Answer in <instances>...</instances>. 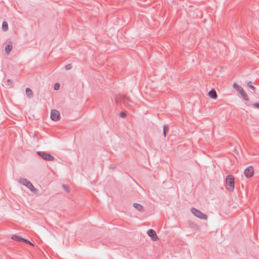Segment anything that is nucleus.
<instances>
[{"mask_svg":"<svg viewBox=\"0 0 259 259\" xmlns=\"http://www.w3.org/2000/svg\"><path fill=\"white\" fill-rule=\"evenodd\" d=\"M253 168L252 166H249L244 170V175L247 178H250L253 175Z\"/></svg>","mask_w":259,"mask_h":259,"instance_id":"nucleus-9","label":"nucleus"},{"mask_svg":"<svg viewBox=\"0 0 259 259\" xmlns=\"http://www.w3.org/2000/svg\"><path fill=\"white\" fill-rule=\"evenodd\" d=\"M169 127L167 125H164L163 129V135L164 137L166 136V133L168 132Z\"/></svg>","mask_w":259,"mask_h":259,"instance_id":"nucleus-15","label":"nucleus"},{"mask_svg":"<svg viewBox=\"0 0 259 259\" xmlns=\"http://www.w3.org/2000/svg\"><path fill=\"white\" fill-rule=\"evenodd\" d=\"M22 242H25L26 244H30V245H33V244L30 241H29L28 240H27L26 239H25V238L23 239Z\"/></svg>","mask_w":259,"mask_h":259,"instance_id":"nucleus-19","label":"nucleus"},{"mask_svg":"<svg viewBox=\"0 0 259 259\" xmlns=\"http://www.w3.org/2000/svg\"><path fill=\"white\" fill-rule=\"evenodd\" d=\"M8 24L6 21H3L2 24V28L4 31H7L8 29Z\"/></svg>","mask_w":259,"mask_h":259,"instance_id":"nucleus-16","label":"nucleus"},{"mask_svg":"<svg viewBox=\"0 0 259 259\" xmlns=\"http://www.w3.org/2000/svg\"><path fill=\"white\" fill-rule=\"evenodd\" d=\"M133 206L138 210H139L140 211H142V212L144 211V209L143 206L142 205H141L140 204H139L137 203H134L133 204Z\"/></svg>","mask_w":259,"mask_h":259,"instance_id":"nucleus-11","label":"nucleus"},{"mask_svg":"<svg viewBox=\"0 0 259 259\" xmlns=\"http://www.w3.org/2000/svg\"><path fill=\"white\" fill-rule=\"evenodd\" d=\"M11 239L17 241L22 242L23 238L19 235H13L11 236Z\"/></svg>","mask_w":259,"mask_h":259,"instance_id":"nucleus-12","label":"nucleus"},{"mask_svg":"<svg viewBox=\"0 0 259 259\" xmlns=\"http://www.w3.org/2000/svg\"><path fill=\"white\" fill-rule=\"evenodd\" d=\"M125 115H126V113L125 112H121L120 113V116L121 117H125Z\"/></svg>","mask_w":259,"mask_h":259,"instance_id":"nucleus-21","label":"nucleus"},{"mask_svg":"<svg viewBox=\"0 0 259 259\" xmlns=\"http://www.w3.org/2000/svg\"><path fill=\"white\" fill-rule=\"evenodd\" d=\"M253 106L259 109V102L253 104Z\"/></svg>","mask_w":259,"mask_h":259,"instance_id":"nucleus-23","label":"nucleus"},{"mask_svg":"<svg viewBox=\"0 0 259 259\" xmlns=\"http://www.w3.org/2000/svg\"><path fill=\"white\" fill-rule=\"evenodd\" d=\"M13 48L12 44L11 43L9 44L5 47V51L7 54H9Z\"/></svg>","mask_w":259,"mask_h":259,"instance_id":"nucleus-14","label":"nucleus"},{"mask_svg":"<svg viewBox=\"0 0 259 259\" xmlns=\"http://www.w3.org/2000/svg\"><path fill=\"white\" fill-rule=\"evenodd\" d=\"M208 96L212 99H217L218 98V95L216 91L214 89H212L208 93Z\"/></svg>","mask_w":259,"mask_h":259,"instance_id":"nucleus-10","label":"nucleus"},{"mask_svg":"<svg viewBox=\"0 0 259 259\" xmlns=\"http://www.w3.org/2000/svg\"><path fill=\"white\" fill-rule=\"evenodd\" d=\"M25 91H26V96L28 98H31L33 97L32 91L30 88H27L26 89Z\"/></svg>","mask_w":259,"mask_h":259,"instance_id":"nucleus-13","label":"nucleus"},{"mask_svg":"<svg viewBox=\"0 0 259 259\" xmlns=\"http://www.w3.org/2000/svg\"><path fill=\"white\" fill-rule=\"evenodd\" d=\"M226 188L229 192H232L234 189V178L232 175H228L226 178Z\"/></svg>","mask_w":259,"mask_h":259,"instance_id":"nucleus-2","label":"nucleus"},{"mask_svg":"<svg viewBox=\"0 0 259 259\" xmlns=\"http://www.w3.org/2000/svg\"><path fill=\"white\" fill-rule=\"evenodd\" d=\"M71 68H72V65L70 64H67L65 66V69L67 70L71 69Z\"/></svg>","mask_w":259,"mask_h":259,"instance_id":"nucleus-20","label":"nucleus"},{"mask_svg":"<svg viewBox=\"0 0 259 259\" xmlns=\"http://www.w3.org/2000/svg\"><path fill=\"white\" fill-rule=\"evenodd\" d=\"M7 81H11L10 79H8Z\"/></svg>","mask_w":259,"mask_h":259,"instance_id":"nucleus-24","label":"nucleus"},{"mask_svg":"<svg viewBox=\"0 0 259 259\" xmlns=\"http://www.w3.org/2000/svg\"><path fill=\"white\" fill-rule=\"evenodd\" d=\"M114 98L115 100V102L117 104H123L126 105H127L131 106V103H132V101L130 99L127 98L124 95L121 94L115 95Z\"/></svg>","mask_w":259,"mask_h":259,"instance_id":"nucleus-1","label":"nucleus"},{"mask_svg":"<svg viewBox=\"0 0 259 259\" xmlns=\"http://www.w3.org/2000/svg\"><path fill=\"white\" fill-rule=\"evenodd\" d=\"M147 234L149 237H151L153 241H157L158 239V237L155 232L153 229H149L147 231Z\"/></svg>","mask_w":259,"mask_h":259,"instance_id":"nucleus-8","label":"nucleus"},{"mask_svg":"<svg viewBox=\"0 0 259 259\" xmlns=\"http://www.w3.org/2000/svg\"><path fill=\"white\" fill-rule=\"evenodd\" d=\"M60 83L59 82H56L54 85V90H58L60 88Z\"/></svg>","mask_w":259,"mask_h":259,"instance_id":"nucleus-18","label":"nucleus"},{"mask_svg":"<svg viewBox=\"0 0 259 259\" xmlns=\"http://www.w3.org/2000/svg\"><path fill=\"white\" fill-rule=\"evenodd\" d=\"M62 187L64 189V190L66 191H67V192L68 191V188L67 186H66V185H65V184L62 185Z\"/></svg>","mask_w":259,"mask_h":259,"instance_id":"nucleus-22","label":"nucleus"},{"mask_svg":"<svg viewBox=\"0 0 259 259\" xmlns=\"http://www.w3.org/2000/svg\"><path fill=\"white\" fill-rule=\"evenodd\" d=\"M191 210L192 213L196 217L204 220H206L207 219V216L197 209L192 207L191 209Z\"/></svg>","mask_w":259,"mask_h":259,"instance_id":"nucleus-4","label":"nucleus"},{"mask_svg":"<svg viewBox=\"0 0 259 259\" xmlns=\"http://www.w3.org/2000/svg\"><path fill=\"white\" fill-rule=\"evenodd\" d=\"M233 86V88L236 90V91L238 92L240 94V95L244 100L248 101V97L242 87L236 83H234Z\"/></svg>","mask_w":259,"mask_h":259,"instance_id":"nucleus-3","label":"nucleus"},{"mask_svg":"<svg viewBox=\"0 0 259 259\" xmlns=\"http://www.w3.org/2000/svg\"><path fill=\"white\" fill-rule=\"evenodd\" d=\"M247 86L252 89L253 91H255V87L252 85V82H248Z\"/></svg>","mask_w":259,"mask_h":259,"instance_id":"nucleus-17","label":"nucleus"},{"mask_svg":"<svg viewBox=\"0 0 259 259\" xmlns=\"http://www.w3.org/2000/svg\"><path fill=\"white\" fill-rule=\"evenodd\" d=\"M19 182L20 184L27 187L31 192H35L36 190L32 184L26 179L22 178L20 180Z\"/></svg>","mask_w":259,"mask_h":259,"instance_id":"nucleus-5","label":"nucleus"},{"mask_svg":"<svg viewBox=\"0 0 259 259\" xmlns=\"http://www.w3.org/2000/svg\"><path fill=\"white\" fill-rule=\"evenodd\" d=\"M37 154L41 157L42 159L47 161H53L55 160V158L51 154L48 153L46 152L38 151L37 152Z\"/></svg>","mask_w":259,"mask_h":259,"instance_id":"nucleus-6","label":"nucleus"},{"mask_svg":"<svg viewBox=\"0 0 259 259\" xmlns=\"http://www.w3.org/2000/svg\"><path fill=\"white\" fill-rule=\"evenodd\" d=\"M60 117V113L57 110L54 109L51 111V118L52 120L57 121L59 120Z\"/></svg>","mask_w":259,"mask_h":259,"instance_id":"nucleus-7","label":"nucleus"}]
</instances>
